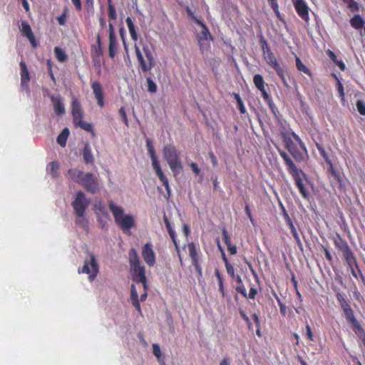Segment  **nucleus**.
<instances>
[{
  "mask_svg": "<svg viewBox=\"0 0 365 365\" xmlns=\"http://www.w3.org/2000/svg\"><path fill=\"white\" fill-rule=\"evenodd\" d=\"M130 298L133 301V305L140 312V305L138 300V294L137 293V291L135 288L134 285L131 286V294Z\"/></svg>",
  "mask_w": 365,
  "mask_h": 365,
  "instance_id": "33",
  "label": "nucleus"
},
{
  "mask_svg": "<svg viewBox=\"0 0 365 365\" xmlns=\"http://www.w3.org/2000/svg\"><path fill=\"white\" fill-rule=\"evenodd\" d=\"M103 55L102 46L93 45L91 48V56L101 57Z\"/></svg>",
  "mask_w": 365,
  "mask_h": 365,
  "instance_id": "43",
  "label": "nucleus"
},
{
  "mask_svg": "<svg viewBox=\"0 0 365 365\" xmlns=\"http://www.w3.org/2000/svg\"><path fill=\"white\" fill-rule=\"evenodd\" d=\"M264 58L266 63L274 70L277 76L282 80L283 84L285 86H288V83L285 78V73L287 71L286 67L282 66L279 63L272 52H270V53L264 56Z\"/></svg>",
  "mask_w": 365,
  "mask_h": 365,
  "instance_id": "10",
  "label": "nucleus"
},
{
  "mask_svg": "<svg viewBox=\"0 0 365 365\" xmlns=\"http://www.w3.org/2000/svg\"><path fill=\"white\" fill-rule=\"evenodd\" d=\"M258 90L261 92L262 98H264V101L268 103V105L269 106V107L271 108H272L273 102H272V98L270 97V96L266 91L265 86L263 87L262 88L258 89Z\"/></svg>",
  "mask_w": 365,
  "mask_h": 365,
  "instance_id": "41",
  "label": "nucleus"
},
{
  "mask_svg": "<svg viewBox=\"0 0 365 365\" xmlns=\"http://www.w3.org/2000/svg\"><path fill=\"white\" fill-rule=\"evenodd\" d=\"M163 155L175 176L182 170L183 166L180 152L173 144H168L164 146Z\"/></svg>",
  "mask_w": 365,
  "mask_h": 365,
  "instance_id": "6",
  "label": "nucleus"
},
{
  "mask_svg": "<svg viewBox=\"0 0 365 365\" xmlns=\"http://www.w3.org/2000/svg\"><path fill=\"white\" fill-rule=\"evenodd\" d=\"M332 240L335 247L342 253L343 258L345 260L348 268L350 269L352 276L356 279H358L357 272L354 269V267H356L359 274L363 278V274L359 268L356 258L348 242L343 239L339 233H336V235L333 237Z\"/></svg>",
  "mask_w": 365,
  "mask_h": 365,
  "instance_id": "2",
  "label": "nucleus"
},
{
  "mask_svg": "<svg viewBox=\"0 0 365 365\" xmlns=\"http://www.w3.org/2000/svg\"><path fill=\"white\" fill-rule=\"evenodd\" d=\"M235 99L236 100L238 109L242 114L246 113V108L244 106L243 101L238 93H234Z\"/></svg>",
  "mask_w": 365,
  "mask_h": 365,
  "instance_id": "42",
  "label": "nucleus"
},
{
  "mask_svg": "<svg viewBox=\"0 0 365 365\" xmlns=\"http://www.w3.org/2000/svg\"><path fill=\"white\" fill-rule=\"evenodd\" d=\"M279 155L282 158L284 164L287 166V170L292 177L294 184L298 188L302 197L308 199L309 193L304 183V182L308 181L307 175L296 166L293 160L286 152L284 150H279Z\"/></svg>",
  "mask_w": 365,
  "mask_h": 365,
  "instance_id": "1",
  "label": "nucleus"
},
{
  "mask_svg": "<svg viewBox=\"0 0 365 365\" xmlns=\"http://www.w3.org/2000/svg\"><path fill=\"white\" fill-rule=\"evenodd\" d=\"M21 31L24 36H25L31 43L34 48L38 46V43L36 40L34 33L31 29L30 25L26 21L21 22Z\"/></svg>",
  "mask_w": 365,
  "mask_h": 365,
  "instance_id": "19",
  "label": "nucleus"
},
{
  "mask_svg": "<svg viewBox=\"0 0 365 365\" xmlns=\"http://www.w3.org/2000/svg\"><path fill=\"white\" fill-rule=\"evenodd\" d=\"M68 175L71 180L83 187L88 192L94 194L99 189L98 178L93 173H84L76 168H71L68 170Z\"/></svg>",
  "mask_w": 365,
  "mask_h": 365,
  "instance_id": "3",
  "label": "nucleus"
},
{
  "mask_svg": "<svg viewBox=\"0 0 365 365\" xmlns=\"http://www.w3.org/2000/svg\"><path fill=\"white\" fill-rule=\"evenodd\" d=\"M190 166L195 175H198L200 174V170L196 163L192 162L190 164Z\"/></svg>",
  "mask_w": 365,
  "mask_h": 365,
  "instance_id": "59",
  "label": "nucleus"
},
{
  "mask_svg": "<svg viewBox=\"0 0 365 365\" xmlns=\"http://www.w3.org/2000/svg\"><path fill=\"white\" fill-rule=\"evenodd\" d=\"M257 293V290L255 287H251L249 292L248 298L254 299Z\"/></svg>",
  "mask_w": 365,
  "mask_h": 365,
  "instance_id": "64",
  "label": "nucleus"
},
{
  "mask_svg": "<svg viewBox=\"0 0 365 365\" xmlns=\"http://www.w3.org/2000/svg\"><path fill=\"white\" fill-rule=\"evenodd\" d=\"M323 250H324V255H325V257L326 259L330 262V263H332L333 262V257L330 253V252L329 251V250L327 248H326L325 247H323Z\"/></svg>",
  "mask_w": 365,
  "mask_h": 365,
  "instance_id": "61",
  "label": "nucleus"
},
{
  "mask_svg": "<svg viewBox=\"0 0 365 365\" xmlns=\"http://www.w3.org/2000/svg\"><path fill=\"white\" fill-rule=\"evenodd\" d=\"M253 82L257 89H261L265 86L263 77L260 74H256L254 76Z\"/></svg>",
  "mask_w": 365,
  "mask_h": 365,
  "instance_id": "37",
  "label": "nucleus"
},
{
  "mask_svg": "<svg viewBox=\"0 0 365 365\" xmlns=\"http://www.w3.org/2000/svg\"><path fill=\"white\" fill-rule=\"evenodd\" d=\"M294 9L297 14L303 19L305 22L309 21V8L304 0H297L294 2Z\"/></svg>",
  "mask_w": 365,
  "mask_h": 365,
  "instance_id": "17",
  "label": "nucleus"
},
{
  "mask_svg": "<svg viewBox=\"0 0 365 365\" xmlns=\"http://www.w3.org/2000/svg\"><path fill=\"white\" fill-rule=\"evenodd\" d=\"M208 155L210 158V160H211V163H212L213 167L217 166L218 161H217V159L216 156L215 155L214 153L212 151H210V152H209Z\"/></svg>",
  "mask_w": 365,
  "mask_h": 365,
  "instance_id": "58",
  "label": "nucleus"
},
{
  "mask_svg": "<svg viewBox=\"0 0 365 365\" xmlns=\"http://www.w3.org/2000/svg\"><path fill=\"white\" fill-rule=\"evenodd\" d=\"M94 211L96 216H103L106 217L109 215V213L106 207V206L101 202H97L94 205Z\"/></svg>",
  "mask_w": 365,
  "mask_h": 365,
  "instance_id": "30",
  "label": "nucleus"
},
{
  "mask_svg": "<svg viewBox=\"0 0 365 365\" xmlns=\"http://www.w3.org/2000/svg\"><path fill=\"white\" fill-rule=\"evenodd\" d=\"M110 210L112 212L115 223L123 231H128L135 227V222L133 215H125L122 207L117 205L113 201L108 202Z\"/></svg>",
  "mask_w": 365,
  "mask_h": 365,
  "instance_id": "5",
  "label": "nucleus"
},
{
  "mask_svg": "<svg viewBox=\"0 0 365 365\" xmlns=\"http://www.w3.org/2000/svg\"><path fill=\"white\" fill-rule=\"evenodd\" d=\"M333 76L335 78V79L337 81V91L339 94V96L341 97V101L344 103L345 101V93L344 90V86L340 81V80L338 78L336 74H333Z\"/></svg>",
  "mask_w": 365,
  "mask_h": 365,
  "instance_id": "39",
  "label": "nucleus"
},
{
  "mask_svg": "<svg viewBox=\"0 0 365 365\" xmlns=\"http://www.w3.org/2000/svg\"><path fill=\"white\" fill-rule=\"evenodd\" d=\"M72 115L74 124L81 120L83 117V113L81 110L80 103L77 100L72 102Z\"/></svg>",
  "mask_w": 365,
  "mask_h": 365,
  "instance_id": "23",
  "label": "nucleus"
},
{
  "mask_svg": "<svg viewBox=\"0 0 365 365\" xmlns=\"http://www.w3.org/2000/svg\"><path fill=\"white\" fill-rule=\"evenodd\" d=\"M215 275L217 279L218 284H219V291L221 292L222 296L224 297L225 295L224 284H223V278L222 274H220L218 269H215Z\"/></svg>",
  "mask_w": 365,
  "mask_h": 365,
  "instance_id": "35",
  "label": "nucleus"
},
{
  "mask_svg": "<svg viewBox=\"0 0 365 365\" xmlns=\"http://www.w3.org/2000/svg\"><path fill=\"white\" fill-rule=\"evenodd\" d=\"M134 48L141 71L143 73L150 71L155 65V58L150 48L148 46L143 47L145 58L136 44H135Z\"/></svg>",
  "mask_w": 365,
  "mask_h": 365,
  "instance_id": "7",
  "label": "nucleus"
},
{
  "mask_svg": "<svg viewBox=\"0 0 365 365\" xmlns=\"http://www.w3.org/2000/svg\"><path fill=\"white\" fill-rule=\"evenodd\" d=\"M142 257L149 267L155 264V255L151 243H146L142 248Z\"/></svg>",
  "mask_w": 365,
  "mask_h": 365,
  "instance_id": "15",
  "label": "nucleus"
},
{
  "mask_svg": "<svg viewBox=\"0 0 365 365\" xmlns=\"http://www.w3.org/2000/svg\"><path fill=\"white\" fill-rule=\"evenodd\" d=\"M119 115L121 117L123 123L125 124V125L128 126V120L126 115V112L124 107H121L119 109Z\"/></svg>",
  "mask_w": 365,
  "mask_h": 365,
  "instance_id": "52",
  "label": "nucleus"
},
{
  "mask_svg": "<svg viewBox=\"0 0 365 365\" xmlns=\"http://www.w3.org/2000/svg\"><path fill=\"white\" fill-rule=\"evenodd\" d=\"M51 100L53 104L54 111L56 113V115H61L64 114L65 108L61 97L51 96Z\"/></svg>",
  "mask_w": 365,
  "mask_h": 365,
  "instance_id": "24",
  "label": "nucleus"
},
{
  "mask_svg": "<svg viewBox=\"0 0 365 365\" xmlns=\"http://www.w3.org/2000/svg\"><path fill=\"white\" fill-rule=\"evenodd\" d=\"M227 248L230 255H235L237 252V247L232 243L227 245Z\"/></svg>",
  "mask_w": 365,
  "mask_h": 365,
  "instance_id": "62",
  "label": "nucleus"
},
{
  "mask_svg": "<svg viewBox=\"0 0 365 365\" xmlns=\"http://www.w3.org/2000/svg\"><path fill=\"white\" fill-rule=\"evenodd\" d=\"M108 16L110 19L113 20H115L117 19L116 11L114 5L111 4H108Z\"/></svg>",
  "mask_w": 365,
  "mask_h": 365,
  "instance_id": "47",
  "label": "nucleus"
},
{
  "mask_svg": "<svg viewBox=\"0 0 365 365\" xmlns=\"http://www.w3.org/2000/svg\"><path fill=\"white\" fill-rule=\"evenodd\" d=\"M89 204L90 202L86 197L85 194L82 191L78 192L74 201L71 204L76 217L84 216Z\"/></svg>",
  "mask_w": 365,
  "mask_h": 365,
  "instance_id": "11",
  "label": "nucleus"
},
{
  "mask_svg": "<svg viewBox=\"0 0 365 365\" xmlns=\"http://www.w3.org/2000/svg\"><path fill=\"white\" fill-rule=\"evenodd\" d=\"M356 108L361 115H365V103L361 100L356 101Z\"/></svg>",
  "mask_w": 365,
  "mask_h": 365,
  "instance_id": "51",
  "label": "nucleus"
},
{
  "mask_svg": "<svg viewBox=\"0 0 365 365\" xmlns=\"http://www.w3.org/2000/svg\"><path fill=\"white\" fill-rule=\"evenodd\" d=\"M195 22L199 24L202 27V31L197 35V41L200 44V48L202 47L201 41L204 40H207L209 38L212 39V36L209 31L207 26L200 20L195 19Z\"/></svg>",
  "mask_w": 365,
  "mask_h": 365,
  "instance_id": "22",
  "label": "nucleus"
},
{
  "mask_svg": "<svg viewBox=\"0 0 365 365\" xmlns=\"http://www.w3.org/2000/svg\"><path fill=\"white\" fill-rule=\"evenodd\" d=\"M277 301L278 302V305L280 309V313L284 317L287 314V307L286 306L281 302L280 299L279 297H277Z\"/></svg>",
  "mask_w": 365,
  "mask_h": 365,
  "instance_id": "56",
  "label": "nucleus"
},
{
  "mask_svg": "<svg viewBox=\"0 0 365 365\" xmlns=\"http://www.w3.org/2000/svg\"><path fill=\"white\" fill-rule=\"evenodd\" d=\"M110 220V215L107 216H97V221L100 225V227L103 229L107 226L108 222Z\"/></svg>",
  "mask_w": 365,
  "mask_h": 365,
  "instance_id": "46",
  "label": "nucleus"
},
{
  "mask_svg": "<svg viewBox=\"0 0 365 365\" xmlns=\"http://www.w3.org/2000/svg\"><path fill=\"white\" fill-rule=\"evenodd\" d=\"M292 135L299 145L296 144L289 135L284 134L282 135L284 145L296 161L302 162L304 160V155L307 153V149L300 138L295 133L292 132Z\"/></svg>",
  "mask_w": 365,
  "mask_h": 365,
  "instance_id": "4",
  "label": "nucleus"
},
{
  "mask_svg": "<svg viewBox=\"0 0 365 365\" xmlns=\"http://www.w3.org/2000/svg\"><path fill=\"white\" fill-rule=\"evenodd\" d=\"M148 154L150 157L152 161V165L155 172L156 175L158 177L160 182L163 183V185L165 187L168 197L170 195V187L169 185V182L167 177L163 173L160 163L158 161V157L155 154V149H149L148 150Z\"/></svg>",
  "mask_w": 365,
  "mask_h": 365,
  "instance_id": "9",
  "label": "nucleus"
},
{
  "mask_svg": "<svg viewBox=\"0 0 365 365\" xmlns=\"http://www.w3.org/2000/svg\"><path fill=\"white\" fill-rule=\"evenodd\" d=\"M75 125L78 126L81 128L94 134V130H93L92 123H87V122H85L83 120H81L78 121V123L75 124Z\"/></svg>",
  "mask_w": 365,
  "mask_h": 365,
  "instance_id": "36",
  "label": "nucleus"
},
{
  "mask_svg": "<svg viewBox=\"0 0 365 365\" xmlns=\"http://www.w3.org/2000/svg\"><path fill=\"white\" fill-rule=\"evenodd\" d=\"M54 53L58 61L63 63L67 60V55L63 48L56 46L54 48Z\"/></svg>",
  "mask_w": 365,
  "mask_h": 365,
  "instance_id": "34",
  "label": "nucleus"
},
{
  "mask_svg": "<svg viewBox=\"0 0 365 365\" xmlns=\"http://www.w3.org/2000/svg\"><path fill=\"white\" fill-rule=\"evenodd\" d=\"M259 43L261 44V46H262V52H263V56H265L268 53H270V52H272L269 46L268 45L266 39L264 38V37L263 36H261L260 38H259Z\"/></svg>",
  "mask_w": 365,
  "mask_h": 365,
  "instance_id": "38",
  "label": "nucleus"
},
{
  "mask_svg": "<svg viewBox=\"0 0 365 365\" xmlns=\"http://www.w3.org/2000/svg\"><path fill=\"white\" fill-rule=\"evenodd\" d=\"M69 130L68 128H65L63 129L61 133L57 137V143L62 147H65L66 145L67 139L69 135Z\"/></svg>",
  "mask_w": 365,
  "mask_h": 365,
  "instance_id": "28",
  "label": "nucleus"
},
{
  "mask_svg": "<svg viewBox=\"0 0 365 365\" xmlns=\"http://www.w3.org/2000/svg\"><path fill=\"white\" fill-rule=\"evenodd\" d=\"M91 58L94 67L100 68L101 66V57L91 56Z\"/></svg>",
  "mask_w": 365,
  "mask_h": 365,
  "instance_id": "60",
  "label": "nucleus"
},
{
  "mask_svg": "<svg viewBox=\"0 0 365 365\" xmlns=\"http://www.w3.org/2000/svg\"><path fill=\"white\" fill-rule=\"evenodd\" d=\"M153 354L157 357L158 361H160L162 355H161L160 348L158 344H153Z\"/></svg>",
  "mask_w": 365,
  "mask_h": 365,
  "instance_id": "50",
  "label": "nucleus"
},
{
  "mask_svg": "<svg viewBox=\"0 0 365 365\" xmlns=\"http://www.w3.org/2000/svg\"><path fill=\"white\" fill-rule=\"evenodd\" d=\"M109 43H108V55L109 57L113 58L117 52L118 42L115 34L114 26L112 24H109Z\"/></svg>",
  "mask_w": 365,
  "mask_h": 365,
  "instance_id": "16",
  "label": "nucleus"
},
{
  "mask_svg": "<svg viewBox=\"0 0 365 365\" xmlns=\"http://www.w3.org/2000/svg\"><path fill=\"white\" fill-rule=\"evenodd\" d=\"M20 66V75H21V86L23 88L29 89V82L30 81V75L27 66L24 61H21L19 63Z\"/></svg>",
  "mask_w": 365,
  "mask_h": 365,
  "instance_id": "20",
  "label": "nucleus"
},
{
  "mask_svg": "<svg viewBox=\"0 0 365 365\" xmlns=\"http://www.w3.org/2000/svg\"><path fill=\"white\" fill-rule=\"evenodd\" d=\"M268 1L277 16L279 17L280 16V13L279 11L277 0H268Z\"/></svg>",
  "mask_w": 365,
  "mask_h": 365,
  "instance_id": "49",
  "label": "nucleus"
},
{
  "mask_svg": "<svg viewBox=\"0 0 365 365\" xmlns=\"http://www.w3.org/2000/svg\"><path fill=\"white\" fill-rule=\"evenodd\" d=\"M306 336L309 341H314V335L312 329L309 324L306 326Z\"/></svg>",
  "mask_w": 365,
  "mask_h": 365,
  "instance_id": "57",
  "label": "nucleus"
},
{
  "mask_svg": "<svg viewBox=\"0 0 365 365\" xmlns=\"http://www.w3.org/2000/svg\"><path fill=\"white\" fill-rule=\"evenodd\" d=\"M222 235L224 242L225 243L226 245H228L229 244L231 243L230 237L225 227L222 230Z\"/></svg>",
  "mask_w": 365,
  "mask_h": 365,
  "instance_id": "53",
  "label": "nucleus"
},
{
  "mask_svg": "<svg viewBox=\"0 0 365 365\" xmlns=\"http://www.w3.org/2000/svg\"><path fill=\"white\" fill-rule=\"evenodd\" d=\"M91 86L98 106L100 108H103L105 102L102 84L99 81H93Z\"/></svg>",
  "mask_w": 365,
  "mask_h": 365,
  "instance_id": "18",
  "label": "nucleus"
},
{
  "mask_svg": "<svg viewBox=\"0 0 365 365\" xmlns=\"http://www.w3.org/2000/svg\"><path fill=\"white\" fill-rule=\"evenodd\" d=\"M59 164L56 161H52L48 163L47 170L49 171L53 178L58 176Z\"/></svg>",
  "mask_w": 365,
  "mask_h": 365,
  "instance_id": "31",
  "label": "nucleus"
},
{
  "mask_svg": "<svg viewBox=\"0 0 365 365\" xmlns=\"http://www.w3.org/2000/svg\"><path fill=\"white\" fill-rule=\"evenodd\" d=\"M168 234H169V235H170V238H171V240H172V241H173V244H174V245H175L178 252L179 253L180 250H179L178 244L177 242L176 234H175V231L174 230L170 231V232H168Z\"/></svg>",
  "mask_w": 365,
  "mask_h": 365,
  "instance_id": "55",
  "label": "nucleus"
},
{
  "mask_svg": "<svg viewBox=\"0 0 365 365\" xmlns=\"http://www.w3.org/2000/svg\"><path fill=\"white\" fill-rule=\"evenodd\" d=\"M365 21L359 14H355L350 19L351 26L355 29H360L364 27Z\"/></svg>",
  "mask_w": 365,
  "mask_h": 365,
  "instance_id": "25",
  "label": "nucleus"
},
{
  "mask_svg": "<svg viewBox=\"0 0 365 365\" xmlns=\"http://www.w3.org/2000/svg\"><path fill=\"white\" fill-rule=\"evenodd\" d=\"M187 249L189 252V255L192 259V264L195 267L197 272L200 276L202 275V268L200 264V249L197 247L196 245L194 242H190L187 245Z\"/></svg>",
  "mask_w": 365,
  "mask_h": 365,
  "instance_id": "12",
  "label": "nucleus"
},
{
  "mask_svg": "<svg viewBox=\"0 0 365 365\" xmlns=\"http://www.w3.org/2000/svg\"><path fill=\"white\" fill-rule=\"evenodd\" d=\"M76 222L77 225H80L82 228L85 230H88V222L84 217V216L77 217Z\"/></svg>",
  "mask_w": 365,
  "mask_h": 365,
  "instance_id": "45",
  "label": "nucleus"
},
{
  "mask_svg": "<svg viewBox=\"0 0 365 365\" xmlns=\"http://www.w3.org/2000/svg\"><path fill=\"white\" fill-rule=\"evenodd\" d=\"M148 90L150 93H155L157 91V86L155 83L150 78H147Z\"/></svg>",
  "mask_w": 365,
  "mask_h": 365,
  "instance_id": "48",
  "label": "nucleus"
},
{
  "mask_svg": "<svg viewBox=\"0 0 365 365\" xmlns=\"http://www.w3.org/2000/svg\"><path fill=\"white\" fill-rule=\"evenodd\" d=\"M344 4L347 5V7L352 12H357L359 11V5L354 0H341Z\"/></svg>",
  "mask_w": 365,
  "mask_h": 365,
  "instance_id": "40",
  "label": "nucleus"
},
{
  "mask_svg": "<svg viewBox=\"0 0 365 365\" xmlns=\"http://www.w3.org/2000/svg\"><path fill=\"white\" fill-rule=\"evenodd\" d=\"M225 265V268L227 270V274L232 277L235 278V269L233 266L230 263H227Z\"/></svg>",
  "mask_w": 365,
  "mask_h": 365,
  "instance_id": "54",
  "label": "nucleus"
},
{
  "mask_svg": "<svg viewBox=\"0 0 365 365\" xmlns=\"http://www.w3.org/2000/svg\"><path fill=\"white\" fill-rule=\"evenodd\" d=\"M125 22H126L127 26L128 28V31L130 34L131 38L134 41H136L138 38V36L137 30L135 29V26L131 18L127 17L125 19Z\"/></svg>",
  "mask_w": 365,
  "mask_h": 365,
  "instance_id": "26",
  "label": "nucleus"
},
{
  "mask_svg": "<svg viewBox=\"0 0 365 365\" xmlns=\"http://www.w3.org/2000/svg\"><path fill=\"white\" fill-rule=\"evenodd\" d=\"M336 297L339 304L340 305L341 309H342L344 317L346 321H349L355 317L354 310L351 307L350 304L347 302V301L344 297L343 294L340 292H337L336 294Z\"/></svg>",
  "mask_w": 365,
  "mask_h": 365,
  "instance_id": "14",
  "label": "nucleus"
},
{
  "mask_svg": "<svg viewBox=\"0 0 365 365\" xmlns=\"http://www.w3.org/2000/svg\"><path fill=\"white\" fill-rule=\"evenodd\" d=\"M236 290L240 292L243 297H247L246 289L244 285H240L236 287Z\"/></svg>",
  "mask_w": 365,
  "mask_h": 365,
  "instance_id": "63",
  "label": "nucleus"
},
{
  "mask_svg": "<svg viewBox=\"0 0 365 365\" xmlns=\"http://www.w3.org/2000/svg\"><path fill=\"white\" fill-rule=\"evenodd\" d=\"M68 16V9L66 7L64 8L63 13L61 16L57 17V21L58 22V24L61 26H64L66 23V19Z\"/></svg>",
  "mask_w": 365,
  "mask_h": 365,
  "instance_id": "44",
  "label": "nucleus"
},
{
  "mask_svg": "<svg viewBox=\"0 0 365 365\" xmlns=\"http://www.w3.org/2000/svg\"><path fill=\"white\" fill-rule=\"evenodd\" d=\"M83 157L86 163L89 164L93 163V155L88 144H86L84 146L83 150Z\"/></svg>",
  "mask_w": 365,
  "mask_h": 365,
  "instance_id": "29",
  "label": "nucleus"
},
{
  "mask_svg": "<svg viewBox=\"0 0 365 365\" xmlns=\"http://www.w3.org/2000/svg\"><path fill=\"white\" fill-rule=\"evenodd\" d=\"M98 272L99 267L95 255L92 252H88V257L84 260L83 266L78 268V272L89 274V279L93 281Z\"/></svg>",
  "mask_w": 365,
  "mask_h": 365,
  "instance_id": "8",
  "label": "nucleus"
},
{
  "mask_svg": "<svg viewBox=\"0 0 365 365\" xmlns=\"http://www.w3.org/2000/svg\"><path fill=\"white\" fill-rule=\"evenodd\" d=\"M347 322L351 324L352 330L359 338V339L362 341L364 346H365V331L361 326L360 323L358 322L356 317L348 321Z\"/></svg>",
  "mask_w": 365,
  "mask_h": 365,
  "instance_id": "21",
  "label": "nucleus"
},
{
  "mask_svg": "<svg viewBox=\"0 0 365 365\" xmlns=\"http://www.w3.org/2000/svg\"><path fill=\"white\" fill-rule=\"evenodd\" d=\"M128 258L130 267L140 264L139 257L135 249L132 248L128 252Z\"/></svg>",
  "mask_w": 365,
  "mask_h": 365,
  "instance_id": "27",
  "label": "nucleus"
},
{
  "mask_svg": "<svg viewBox=\"0 0 365 365\" xmlns=\"http://www.w3.org/2000/svg\"><path fill=\"white\" fill-rule=\"evenodd\" d=\"M132 277L134 282L142 283L144 289H148L147 279L145 276V269L141 264L131 267Z\"/></svg>",
  "mask_w": 365,
  "mask_h": 365,
  "instance_id": "13",
  "label": "nucleus"
},
{
  "mask_svg": "<svg viewBox=\"0 0 365 365\" xmlns=\"http://www.w3.org/2000/svg\"><path fill=\"white\" fill-rule=\"evenodd\" d=\"M296 67L298 71L303 72L304 73L308 75L309 76H312V73L310 70L302 63L301 59L299 57H296Z\"/></svg>",
  "mask_w": 365,
  "mask_h": 365,
  "instance_id": "32",
  "label": "nucleus"
}]
</instances>
